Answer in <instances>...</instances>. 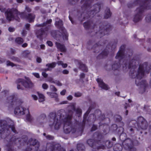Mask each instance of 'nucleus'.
Wrapping results in <instances>:
<instances>
[{
	"label": "nucleus",
	"instance_id": "nucleus-21",
	"mask_svg": "<svg viewBox=\"0 0 151 151\" xmlns=\"http://www.w3.org/2000/svg\"><path fill=\"white\" fill-rule=\"evenodd\" d=\"M35 18V15L32 13L26 14L25 16V19L28 20L29 23L34 22Z\"/></svg>",
	"mask_w": 151,
	"mask_h": 151
},
{
	"label": "nucleus",
	"instance_id": "nucleus-2",
	"mask_svg": "<svg viewBox=\"0 0 151 151\" xmlns=\"http://www.w3.org/2000/svg\"><path fill=\"white\" fill-rule=\"evenodd\" d=\"M134 5H139V7L136 9L138 12L134 15L133 19L134 22H137L142 19L143 17V13L145 11L151 9V0H136L133 3H128L127 6L129 8H131Z\"/></svg>",
	"mask_w": 151,
	"mask_h": 151
},
{
	"label": "nucleus",
	"instance_id": "nucleus-22",
	"mask_svg": "<svg viewBox=\"0 0 151 151\" xmlns=\"http://www.w3.org/2000/svg\"><path fill=\"white\" fill-rule=\"evenodd\" d=\"M16 139L15 138L13 139L12 137L9 139L8 143L6 145V146L7 147V151H13L12 146L13 144L14 143Z\"/></svg>",
	"mask_w": 151,
	"mask_h": 151
},
{
	"label": "nucleus",
	"instance_id": "nucleus-37",
	"mask_svg": "<svg viewBox=\"0 0 151 151\" xmlns=\"http://www.w3.org/2000/svg\"><path fill=\"white\" fill-rule=\"evenodd\" d=\"M6 65L7 66H10L12 67H13L14 66H17V65L14 63L12 62H11L9 60H7L6 61Z\"/></svg>",
	"mask_w": 151,
	"mask_h": 151
},
{
	"label": "nucleus",
	"instance_id": "nucleus-28",
	"mask_svg": "<svg viewBox=\"0 0 151 151\" xmlns=\"http://www.w3.org/2000/svg\"><path fill=\"white\" fill-rule=\"evenodd\" d=\"M94 108V107L93 106H89L88 109L87 111L83 115V119H87V118L89 113L90 112L91 109H93Z\"/></svg>",
	"mask_w": 151,
	"mask_h": 151
},
{
	"label": "nucleus",
	"instance_id": "nucleus-18",
	"mask_svg": "<svg viewBox=\"0 0 151 151\" xmlns=\"http://www.w3.org/2000/svg\"><path fill=\"white\" fill-rule=\"evenodd\" d=\"M124 65L125 67L126 68L127 67V64L126 62L124 63V62L121 63L119 61L117 63L116 61H115L114 63L112 65V69L114 70H117L121 67V65Z\"/></svg>",
	"mask_w": 151,
	"mask_h": 151
},
{
	"label": "nucleus",
	"instance_id": "nucleus-35",
	"mask_svg": "<svg viewBox=\"0 0 151 151\" xmlns=\"http://www.w3.org/2000/svg\"><path fill=\"white\" fill-rule=\"evenodd\" d=\"M18 13L17 14H16V16H17L19 15L20 17L22 18H25V16L26 14L24 12H20L18 11Z\"/></svg>",
	"mask_w": 151,
	"mask_h": 151
},
{
	"label": "nucleus",
	"instance_id": "nucleus-1",
	"mask_svg": "<svg viewBox=\"0 0 151 151\" xmlns=\"http://www.w3.org/2000/svg\"><path fill=\"white\" fill-rule=\"evenodd\" d=\"M93 0H81V3H84L81 6V10H78L77 11L78 19L81 22L90 18L83 24L84 28L86 30H88L90 28L93 29L96 26V24L93 23L91 18L93 17L96 13L100 12L102 5L101 3H97L93 6V9L90 11H88V9L91 8Z\"/></svg>",
	"mask_w": 151,
	"mask_h": 151
},
{
	"label": "nucleus",
	"instance_id": "nucleus-29",
	"mask_svg": "<svg viewBox=\"0 0 151 151\" xmlns=\"http://www.w3.org/2000/svg\"><path fill=\"white\" fill-rule=\"evenodd\" d=\"M92 49L94 50L93 52L98 53L99 52V45L98 44L94 45L92 47Z\"/></svg>",
	"mask_w": 151,
	"mask_h": 151
},
{
	"label": "nucleus",
	"instance_id": "nucleus-60",
	"mask_svg": "<svg viewBox=\"0 0 151 151\" xmlns=\"http://www.w3.org/2000/svg\"><path fill=\"white\" fill-rule=\"evenodd\" d=\"M88 119L83 118V120L81 123L84 124L85 125L86 122H88Z\"/></svg>",
	"mask_w": 151,
	"mask_h": 151
},
{
	"label": "nucleus",
	"instance_id": "nucleus-44",
	"mask_svg": "<svg viewBox=\"0 0 151 151\" xmlns=\"http://www.w3.org/2000/svg\"><path fill=\"white\" fill-rule=\"evenodd\" d=\"M46 138L47 139L50 140H52L54 139V137L50 135H48L46 136Z\"/></svg>",
	"mask_w": 151,
	"mask_h": 151
},
{
	"label": "nucleus",
	"instance_id": "nucleus-10",
	"mask_svg": "<svg viewBox=\"0 0 151 151\" xmlns=\"http://www.w3.org/2000/svg\"><path fill=\"white\" fill-rule=\"evenodd\" d=\"M137 127V130L139 131L140 129L145 130L148 127V124L146 120L142 117L139 116L136 122Z\"/></svg>",
	"mask_w": 151,
	"mask_h": 151
},
{
	"label": "nucleus",
	"instance_id": "nucleus-40",
	"mask_svg": "<svg viewBox=\"0 0 151 151\" xmlns=\"http://www.w3.org/2000/svg\"><path fill=\"white\" fill-rule=\"evenodd\" d=\"M76 114H79V116H81L82 113V110L79 108L76 109Z\"/></svg>",
	"mask_w": 151,
	"mask_h": 151
},
{
	"label": "nucleus",
	"instance_id": "nucleus-3",
	"mask_svg": "<svg viewBox=\"0 0 151 151\" xmlns=\"http://www.w3.org/2000/svg\"><path fill=\"white\" fill-rule=\"evenodd\" d=\"M151 70V63L148 66L147 62H145L143 64L139 65L137 73L136 76V79L135 81V83L137 86H140V90L139 93L141 94L145 92L147 84L145 80L140 81V80L144 76L145 72L148 74Z\"/></svg>",
	"mask_w": 151,
	"mask_h": 151
},
{
	"label": "nucleus",
	"instance_id": "nucleus-6",
	"mask_svg": "<svg viewBox=\"0 0 151 151\" xmlns=\"http://www.w3.org/2000/svg\"><path fill=\"white\" fill-rule=\"evenodd\" d=\"M8 102L10 103L12 106L13 105H18L14 109V113L16 115H24L25 114L26 108L21 106L23 103L22 100L18 99L17 97L14 94L8 97L7 99Z\"/></svg>",
	"mask_w": 151,
	"mask_h": 151
},
{
	"label": "nucleus",
	"instance_id": "nucleus-8",
	"mask_svg": "<svg viewBox=\"0 0 151 151\" xmlns=\"http://www.w3.org/2000/svg\"><path fill=\"white\" fill-rule=\"evenodd\" d=\"M10 128L14 133H18L15 129L14 125H8L6 121L0 120V134H4L5 133L6 135H7V133L9 134L10 132Z\"/></svg>",
	"mask_w": 151,
	"mask_h": 151
},
{
	"label": "nucleus",
	"instance_id": "nucleus-59",
	"mask_svg": "<svg viewBox=\"0 0 151 151\" xmlns=\"http://www.w3.org/2000/svg\"><path fill=\"white\" fill-rule=\"evenodd\" d=\"M6 8L2 7H0V10L2 12H4L6 11Z\"/></svg>",
	"mask_w": 151,
	"mask_h": 151
},
{
	"label": "nucleus",
	"instance_id": "nucleus-11",
	"mask_svg": "<svg viewBox=\"0 0 151 151\" xmlns=\"http://www.w3.org/2000/svg\"><path fill=\"white\" fill-rule=\"evenodd\" d=\"M55 25L58 28L60 29L61 32L63 39L68 40V34L66 30L64 28L62 27L63 25V21L61 20H59L55 22Z\"/></svg>",
	"mask_w": 151,
	"mask_h": 151
},
{
	"label": "nucleus",
	"instance_id": "nucleus-54",
	"mask_svg": "<svg viewBox=\"0 0 151 151\" xmlns=\"http://www.w3.org/2000/svg\"><path fill=\"white\" fill-rule=\"evenodd\" d=\"M42 75L45 78H47L48 76V74L44 72L42 73Z\"/></svg>",
	"mask_w": 151,
	"mask_h": 151
},
{
	"label": "nucleus",
	"instance_id": "nucleus-30",
	"mask_svg": "<svg viewBox=\"0 0 151 151\" xmlns=\"http://www.w3.org/2000/svg\"><path fill=\"white\" fill-rule=\"evenodd\" d=\"M15 42L18 44L21 45L23 42L24 40L22 38L19 37L15 39Z\"/></svg>",
	"mask_w": 151,
	"mask_h": 151
},
{
	"label": "nucleus",
	"instance_id": "nucleus-63",
	"mask_svg": "<svg viewBox=\"0 0 151 151\" xmlns=\"http://www.w3.org/2000/svg\"><path fill=\"white\" fill-rule=\"evenodd\" d=\"M67 99L68 100H71L73 99V96L71 95H69L67 97Z\"/></svg>",
	"mask_w": 151,
	"mask_h": 151
},
{
	"label": "nucleus",
	"instance_id": "nucleus-25",
	"mask_svg": "<svg viewBox=\"0 0 151 151\" xmlns=\"http://www.w3.org/2000/svg\"><path fill=\"white\" fill-rule=\"evenodd\" d=\"M78 63L79 65V68L81 70L86 72H88V68L85 64H83L80 61Z\"/></svg>",
	"mask_w": 151,
	"mask_h": 151
},
{
	"label": "nucleus",
	"instance_id": "nucleus-16",
	"mask_svg": "<svg viewBox=\"0 0 151 151\" xmlns=\"http://www.w3.org/2000/svg\"><path fill=\"white\" fill-rule=\"evenodd\" d=\"M135 63V60L132 59L130 61L128 65V68L129 69H131L129 72V74L132 78H134L135 77L134 75L133 76V75L134 74L135 72L134 69L137 67Z\"/></svg>",
	"mask_w": 151,
	"mask_h": 151
},
{
	"label": "nucleus",
	"instance_id": "nucleus-51",
	"mask_svg": "<svg viewBox=\"0 0 151 151\" xmlns=\"http://www.w3.org/2000/svg\"><path fill=\"white\" fill-rule=\"evenodd\" d=\"M52 82L54 83H55L58 86H62V84L59 81H57L56 82H55L54 81H53Z\"/></svg>",
	"mask_w": 151,
	"mask_h": 151
},
{
	"label": "nucleus",
	"instance_id": "nucleus-31",
	"mask_svg": "<svg viewBox=\"0 0 151 151\" xmlns=\"http://www.w3.org/2000/svg\"><path fill=\"white\" fill-rule=\"evenodd\" d=\"M37 93L39 96V101L40 102H42L45 100V97L44 95L41 93H40L38 92Z\"/></svg>",
	"mask_w": 151,
	"mask_h": 151
},
{
	"label": "nucleus",
	"instance_id": "nucleus-14",
	"mask_svg": "<svg viewBox=\"0 0 151 151\" xmlns=\"http://www.w3.org/2000/svg\"><path fill=\"white\" fill-rule=\"evenodd\" d=\"M96 140L91 139H88L86 141L87 144L91 147L95 149L99 150L101 148V146H99L101 145L102 142H101V140L100 139Z\"/></svg>",
	"mask_w": 151,
	"mask_h": 151
},
{
	"label": "nucleus",
	"instance_id": "nucleus-50",
	"mask_svg": "<svg viewBox=\"0 0 151 151\" xmlns=\"http://www.w3.org/2000/svg\"><path fill=\"white\" fill-rule=\"evenodd\" d=\"M15 28L14 27H9L8 28V30L10 32H13L14 31Z\"/></svg>",
	"mask_w": 151,
	"mask_h": 151
},
{
	"label": "nucleus",
	"instance_id": "nucleus-62",
	"mask_svg": "<svg viewBox=\"0 0 151 151\" xmlns=\"http://www.w3.org/2000/svg\"><path fill=\"white\" fill-rule=\"evenodd\" d=\"M131 134H132L134 133V129L132 128H128Z\"/></svg>",
	"mask_w": 151,
	"mask_h": 151
},
{
	"label": "nucleus",
	"instance_id": "nucleus-32",
	"mask_svg": "<svg viewBox=\"0 0 151 151\" xmlns=\"http://www.w3.org/2000/svg\"><path fill=\"white\" fill-rule=\"evenodd\" d=\"M56 63L55 62H53L51 63H48L46 64V66L47 67L49 68H54L56 65Z\"/></svg>",
	"mask_w": 151,
	"mask_h": 151
},
{
	"label": "nucleus",
	"instance_id": "nucleus-43",
	"mask_svg": "<svg viewBox=\"0 0 151 151\" xmlns=\"http://www.w3.org/2000/svg\"><path fill=\"white\" fill-rule=\"evenodd\" d=\"M82 94L80 92L78 91L75 92L74 93V96L76 97H79L82 96Z\"/></svg>",
	"mask_w": 151,
	"mask_h": 151
},
{
	"label": "nucleus",
	"instance_id": "nucleus-52",
	"mask_svg": "<svg viewBox=\"0 0 151 151\" xmlns=\"http://www.w3.org/2000/svg\"><path fill=\"white\" fill-rule=\"evenodd\" d=\"M30 24L28 23H27L25 25V27L26 29L27 30H29V27H30Z\"/></svg>",
	"mask_w": 151,
	"mask_h": 151
},
{
	"label": "nucleus",
	"instance_id": "nucleus-7",
	"mask_svg": "<svg viewBox=\"0 0 151 151\" xmlns=\"http://www.w3.org/2000/svg\"><path fill=\"white\" fill-rule=\"evenodd\" d=\"M99 26V30L98 32L100 38L105 35H109L112 29V26L107 21H104L100 23Z\"/></svg>",
	"mask_w": 151,
	"mask_h": 151
},
{
	"label": "nucleus",
	"instance_id": "nucleus-9",
	"mask_svg": "<svg viewBox=\"0 0 151 151\" xmlns=\"http://www.w3.org/2000/svg\"><path fill=\"white\" fill-rule=\"evenodd\" d=\"M52 20L51 19L47 20L46 22L47 24H50L44 28H41L37 30L36 32L37 37L40 40L43 39V36H46L47 35L49 30L50 29L51 26L50 24L52 22Z\"/></svg>",
	"mask_w": 151,
	"mask_h": 151
},
{
	"label": "nucleus",
	"instance_id": "nucleus-49",
	"mask_svg": "<svg viewBox=\"0 0 151 151\" xmlns=\"http://www.w3.org/2000/svg\"><path fill=\"white\" fill-rule=\"evenodd\" d=\"M25 9L28 12H30L31 11V9L29 7L27 6H26Z\"/></svg>",
	"mask_w": 151,
	"mask_h": 151
},
{
	"label": "nucleus",
	"instance_id": "nucleus-57",
	"mask_svg": "<svg viewBox=\"0 0 151 151\" xmlns=\"http://www.w3.org/2000/svg\"><path fill=\"white\" fill-rule=\"evenodd\" d=\"M62 73L64 74H68L69 72V71L67 70H64Z\"/></svg>",
	"mask_w": 151,
	"mask_h": 151
},
{
	"label": "nucleus",
	"instance_id": "nucleus-47",
	"mask_svg": "<svg viewBox=\"0 0 151 151\" xmlns=\"http://www.w3.org/2000/svg\"><path fill=\"white\" fill-rule=\"evenodd\" d=\"M32 74L37 78H39L40 77L39 73H33Z\"/></svg>",
	"mask_w": 151,
	"mask_h": 151
},
{
	"label": "nucleus",
	"instance_id": "nucleus-46",
	"mask_svg": "<svg viewBox=\"0 0 151 151\" xmlns=\"http://www.w3.org/2000/svg\"><path fill=\"white\" fill-rule=\"evenodd\" d=\"M47 45L50 46V47H52L53 46V43L52 42H51L50 41H47Z\"/></svg>",
	"mask_w": 151,
	"mask_h": 151
},
{
	"label": "nucleus",
	"instance_id": "nucleus-64",
	"mask_svg": "<svg viewBox=\"0 0 151 151\" xmlns=\"http://www.w3.org/2000/svg\"><path fill=\"white\" fill-rule=\"evenodd\" d=\"M32 96L34 100H37V97L36 95H32Z\"/></svg>",
	"mask_w": 151,
	"mask_h": 151
},
{
	"label": "nucleus",
	"instance_id": "nucleus-53",
	"mask_svg": "<svg viewBox=\"0 0 151 151\" xmlns=\"http://www.w3.org/2000/svg\"><path fill=\"white\" fill-rule=\"evenodd\" d=\"M0 21L1 22H0V24H5L6 23V21L4 19H0Z\"/></svg>",
	"mask_w": 151,
	"mask_h": 151
},
{
	"label": "nucleus",
	"instance_id": "nucleus-15",
	"mask_svg": "<svg viewBox=\"0 0 151 151\" xmlns=\"http://www.w3.org/2000/svg\"><path fill=\"white\" fill-rule=\"evenodd\" d=\"M125 45H122L120 47L119 49L117 52L116 55L115 56V58L119 60V62H121V61L124 62V61L123 60L125 57L124 52L125 51Z\"/></svg>",
	"mask_w": 151,
	"mask_h": 151
},
{
	"label": "nucleus",
	"instance_id": "nucleus-5",
	"mask_svg": "<svg viewBox=\"0 0 151 151\" xmlns=\"http://www.w3.org/2000/svg\"><path fill=\"white\" fill-rule=\"evenodd\" d=\"M70 114H68L66 117H65L62 119H61L60 118L59 120L58 119H55L53 124L54 125V128L55 129H58L62 124H63V128L66 134L69 133L71 130L70 125L71 124V119L73 116V112L71 110L69 111Z\"/></svg>",
	"mask_w": 151,
	"mask_h": 151
},
{
	"label": "nucleus",
	"instance_id": "nucleus-58",
	"mask_svg": "<svg viewBox=\"0 0 151 151\" xmlns=\"http://www.w3.org/2000/svg\"><path fill=\"white\" fill-rule=\"evenodd\" d=\"M85 76V74L83 73H81L80 75V78H84Z\"/></svg>",
	"mask_w": 151,
	"mask_h": 151
},
{
	"label": "nucleus",
	"instance_id": "nucleus-17",
	"mask_svg": "<svg viewBox=\"0 0 151 151\" xmlns=\"http://www.w3.org/2000/svg\"><path fill=\"white\" fill-rule=\"evenodd\" d=\"M17 81L19 83H21L26 88H31L33 86L32 83L30 81H27L23 79L19 78L17 80Z\"/></svg>",
	"mask_w": 151,
	"mask_h": 151
},
{
	"label": "nucleus",
	"instance_id": "nucleus-27",
	"mask_svg": "<svg viewBox=\"0 0 151 151\" xmlns=\"http://www.w3.org/2000/svg\"><path fill=\"white\" fill-rule=\"evenodd\" d=\"M112 13L110 12L109 8H107L105 11L104 18L105 19H107L110 18L111 15Z\"/></svg>",
	"mask_w": 151,
	"mask_h": 151
},
{
	"label": "nucleus",
	"instance_id": "nucleus-56",
	"mask_svg": "<svg viewBox=\"0 0 151 151\" xmlns=\"http://www.w3.org/2000/svg\"><path fill=\"white\" fill-rule=\"evenodd\" d=\"M66 92V90L65 89H64L62 90L61 92H60V94L61 95H64Z\"/></svg>",
	"mask_w": 151,
	"mask_h": 151
},
{
	"label": "nucleus",
	"instance_id": "nucleus-34",
	"mask_svg": "<svg viewBox=\"0 0 151 151\" xmlns=\"http://www.w3.org/2000/svg\"><path fill=\"white\" fill-rule=\"evenodd\" d=\"M83 145L81 144H78L77 145V149L78 151H83L84 150Z\"/></svg>",
	"mask_w": 151,
	"mask_h": 151
},
{
	"label": "nucleus",
	"instance_id": "nucleus-26",
	"mask_svg": "<svg viewBox=\"0 0 151 151\" xmlns=\"http://www.w3.org/2000/svg\"><path fill=\"white\" fill-rule=\"evenodd\" d=\"M114 118L115 119L116 122H119V124H121L122 126H124V123L123 122H121L122 119V117L119 115H116L114 116Z\"/></svg>",
	"mask_w": 151,
	"mask_h": 151
},
{
	"label": "nucleus",
	"instance_id": "nucleus-20",
	"mask_svg": "<svg viewBox=\"0 0 151 151\" xmlns=\"http://www.w3.org/2000/svg\"><path fill=\"white\" fill-rule=\"evenodd\" d=\"M96 81L98 83L99 86L101 88L106 90H107L109 89L108 86L105 83L101 78H98L96 79Z\"/></svg>",
	"mask_w": 151,
	"mask_h": 151
},
{
	"label": "nucleus",
	"instance_id": "nucleus-36",
	"mask_svg": "<svg viewBox=\"0 0 151 151\" xmlns=\"http://www.w3.org/2000/svg\"><path fill=\"white\" fill-rule=\"evenodd\" d=\"M50 93V96L51 98H55V99L57 100L58 99V94L55 93Z\"/></svg>",
	"mask_w": 151,
	"mask_h": 151
},
{
	"label": "nucleus",
	"instance_id": "nucleus-24",
	"mask_svg": "<svg viewBox=\"0 0 151 151\" xmlns=\"http://www.w3.org/2000/svg\"><path fill=\"white\" fill-rule=\"evenodd\" d=\"M55 45L57 49L60 52H65L66 51V49L64 45H62L58 42H56Z\"/></svg>",
	"mask_w": 151,
	"mask_h": 151
},
{
	"label": "nucleus",
	"instance_id": "nucleus-12",
	"mask_svg": "<svg viewBox=\"0 0 151 151\" xmlns=\"http://www.w3.org/2000/svg\"><path fill=\"white\" fill-rule=\"evenodd\" d=\"M97 135V138L98 139H100L101 140V142H102L101 145L105 144V145L108 148H110L112 147L113 146V143L109 140H107L106 141L105 140L104 136L103 133L97 131L95 133Z\"/></svg>",
	"mask_w": 151,
	"mask_h": 151
},
{
	"label": "nucleus",
	"instance_id": "nucleus-38",
	"mask_svg": "<svg viewBox=\"0 0 151 151\" xmlns=\"http://www.w3.org/2000/svg\"><path fill=\"white\" fill-rule=\"evenodd\" d=\"M85 125L84 124L82 123L81 122H79L78 123V126L81 131H83Z\"/></svg>",
	"mask_w": 151,
	"mask_h": 151
},
{
	"label": "nucleus",
	"instance_id": "nucleus-23",
	"mask_svg": "<svg viewBox=\"0 0 151 151\" xmlns=\"http://www.w3.org/2000/svg\"><path fill=\"white\" fill-rule=\"evenodd\" d=\"M50 117L51 118H54V119H53V120H54V121H53V123L52 124H50L49 125V126L51 128H52V127L53 126L54 127V125H53V124L54 122V121L55 120V119H58V120L60 119V116H61L60 118H61V119H62V118H61V117H62V115H61V114L59 116V119H58V118H56V117H57V116L56 115V114L55 113H54V112H50V114H49V115Z\"/></svg>",
	"mask_w": 151,
	"mask_h": 151
},
{
	"label": "nucleus",
	"instance_id": "nucleus-45",
	"mask_svg": "<svg viewBox=\"0 0 151 151\" xmlns=\"http://www.w3.org/2000/svg\"><path fill=\"white\" fill-rule=\"evenodd\" d=\"M42 88L43 89H47L48 88V86L46 83H44L42 85Z\"/></svg>",
	"mask_w": 151,
	"mask_h": 151
},
{
	"label": "nucleus",
	"instance_id": "nucleus-19",
	"mask_svg": "<svg viewBox=\"0 0 151 151\" xmlns=\"http://www.w3.org/2000/svg\"><path fill=\"white\" fill-rule=\"evenodd\" d=\"M109 51L105 49L102 51L101 53L99 54L96 57V59L98 60L103 59L107 56L109 54Z\"/></svg>",
	"mask_w": 151,
	"mask_h": 151
},
{
	"label": "nucleus",
	"instance_id": "nucleus-41",
	"mask_svg": "<svg viewBox=\"0 0 151 151\" xmlns=\"http://www.w3.org/2000/svg\"><path fill=\"white\" fill-rule=\"evenodd\" d=\"M98 128V126L96 125L93 124L91 128V131L93 132L96 130Z\"/></svg>",
	"mask_w": 151,
	"mask_h": 151
},
{
	"label": "nucleus",
	"instance_id": "nucleus-13",
	"mask_svg": "<svg viewBox=\"0 0 151 151\" xmlns=\"http://www.w3.org/2000/svg\"><path fill=\"white\" fill-rule=\"evenodd\" d=\"M18 13V10L14 8L8 9L5 12V15L6 19L8 21H11L14 18L15 15Z\"/></svg>",
	"mask_w": 151,
	"mask_h": 151
},
{
	"label": "nucleus",
	"instance_id": "nucleus-61",
	"mask_svg": "<svg viewBox=\"0 0 151 151\" xmlns=\"http://www.w3.org/2000/svg\"><path fill=\"white\" fill-rule=\"evenodd\" d=\"M36 61L38 63H40L42 62V59L40 57H37L36 59Z\"/></svg>",
	"mask_w": 151,
	"mask_h": 151
},
{
	"label": "nucleus",
	"instance_id": "nucleus-48",
	"mask_svg": "<svg viewBox=\"0 0 151 151\" xmlns=\"http://www.w3.org/2000/svg\"><path fill=\"white\" fill-rule=\"evenodd\" d=\"M40 117L41 119H44L46 118V116L45 114H42L40 115Z\"/></svg>",
	"mask_w": 151,
	"mask_h": 151
},
{
	"label": "nucleus",
	"instance_id": "nucleus-42",
	"mask_svg": "<svg viewBox=\"0 0 151 151\" xmlns=\"http://www.w3.org/2000/svg\"><path fill=\"white\" fill-rule=\"evenodd\" d=\"M26 119L29 122H31L32 121V119L30 114H29H29H27L26 117Z\"/></svg>",
	"mask_w": 151,
	"mask_h": 151
},
{
	"label": "nucleus",
	"instance_id": "nucleus-33",
	"mask_svg": "<svg viewBox=\"0 0 151 151\" xmlns=\"http://www.w3.org/2000/svg\"><path fill=\"white\" fill-rule=\"evenodd\" d=\"M114 149L115 151H121L122 150V146L119 144H116L114 146Z\"/></svg>",
	"mask_w": 151,
	"mask_h": 151
},
{
	"label": "nucleus",
	"instance_id": "nucleus-55",
	"mask_svg": "<svg viewBox=\"0 0 151 151\" xmlns=\"http://www.w3.org/2000/svg\"><path fill=\"white\" fill-rule=\"evenodd\" d=\"M22 139L24 138L25 139L24 140V142L25 143H26L27 142L28 138L27 136H24L22 137Z\"/></svg>",
	"mask_w": 151,
	"mask_h": 151
},
{
	"label": "nucleus",
	"instance_id": "nucleus-4",
	"mask_svg": "<svg viewBox=\"0 0 151 151\" xmlns=\"http://www.w3.org/2000/svg\"><path fill=\"white\" fill-rule=\"evenodd\" d=\"M119 125V127L116 124L112 125V127H115L116 129L118 130L117 133L120 135L119 139L122 142V144L125 149L129 151L134 150L135 148L134 147V145H138L139 143L138 141L137 140L133 141L129 138L126 139V134L124 133V129L123 127L124 126H122L121 124Z\"/></svg>",
	"mask_w": 151,
	"mask_h": 151
},
{
	"label": "nucleus",
	"instance_id": "nucleus-39",
	"mask_svg": "<svg viewBox=\"0 0 151 151\" xmlns=\"http://www.w3.org/2000/svg\"><path fill=\"white\" fill-rule=\"evenodd\" d=\"M145 20L147 22H151V13L147 16L145 17Z\"/></svg>",
	"mask_w": 151,
	"mask_h": 151
}]
</instances>
